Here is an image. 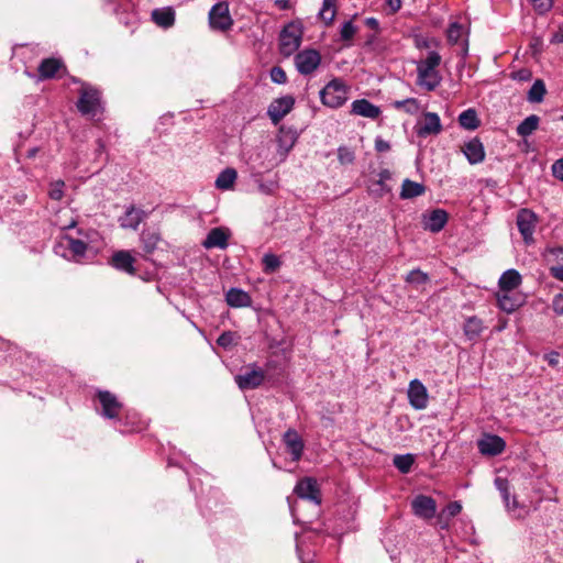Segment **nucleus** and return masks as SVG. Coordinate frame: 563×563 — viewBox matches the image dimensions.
<instances>
[{
	"mask_svg": "<svg viewBox=\"0 0 563 563\" xmlns=\"http://www.w3.org/2000/svg\"><path fill=\"white\" fill-rule=\"evenodd\" d=\"M441 55L437 52H429L427 58L417 63V85L433 91L441 82L442 77L437 69L441 64Z\"/></svg>",
	"mask_w": 563,
	"mask_h": 563,
	"instance_id": "f257e3e1",
	"label": "nucleus"
},
{
	"mask_svg": "<svg viewBox=\"0 0 563 563\" xmlns=\"http://www.w3.org/2000/svg\"><path fill=\"white\" fill-rule=\"evenodd\" d=\"M303 25L300 20L286 24L279 33V52L283 56L289 57L301 45Z\"/></svg>",
	"mask_w": 563,
	"mask_h": 563,
	"instance_id": "f03ea898",
	"label": "nucleus"
},
{
	"mask_svg": "<svg viewBox=\"0 0 563 563\" xmlns=\"http://www.w3.org/2000/svg\"><path fill=\"white\" fill-rule=\"evenodd\" d=\"M349 87L340 78L330 80L320 91V100L323 106L336 109L342 107L349 99Z\"/></svg>",
	"mask_w": 563,
	"mask_h": 563,
	"instance_id": "7ed1b4c3",
	"label": "nucleus"
},
{
	"mask_svg": "<svg viewBox=\"0 0 563 563\" xmlns=\"http://www.w3.org/2000/svg\"><path fill=\"white\" fill-rule=\"evenodd\" d=\"M76 107L82 115L96 117L102 110L101 92L95 87L82 85Z\"/></svg>",
	"mask_w": 563,
	"mask_h": 563,
	"instance_id": "20e7f679",
	"label": "nucleus"
},
{
	"mask_svg": "<svg viewBox=\"0 0 563 563\" xmlns=\"http://www.w3.org/2000/svg\"><path fill=\"white\" fill-rule=\"evenodd\" d=\"M516 223L527 245L534 243V230L538 224V216L530 209L522 208L517 213Z\"/></svg>",
	"mask_w": 563,
	"mask_h": 563,
	"instance_id": "39448f33",
	"label": "nucleus"
},
{
	"mask_svg": "<svg viewBox=\"0 0 563 563\" xmlns=\"http://www.w3.org/2000/svg\"><path fill=\"white\" fill-rule=\"evenodd\" d=\"M209 24L212 30L225 32L233 25L227 2L216 3L209 11Z\"/></svg>",
	"mask_w": 563,
	"mask_h": 563,
	"instance_id": "423d86ee",
	"label": "nucleus"
},
{
	"mask_svg": "<svg viewBox=\"0 0 563 563\" xmlns=\"http://www.w3.org/2000/svg\"><path fill=\"white\" fill-rule=\"evenodd\" d=\"M442 130L440 117L435 112H424L422 119L415 125L416 134L423 139L430 135H438Z\"/></svg>",
	"mask_w": 563,
	"mask_h": 563,
	"instance_id": "0eeeda50",
	"label": "nucleus"
},
{
	"mask_svg": "<svg viewBox=\"0 0 563 563\" xmlns=\"http://www.w3.org/2000/svg\"><path fill=\"white\" fill-rule=\"evenodd\" d=\"M321 63V55L317 49H303L295 56L297 70L301 75L312 74Z\"/></svg>",
	"mask_w": 563,
	"mask_h": 563,
	"instance_id": "6e6552de",
	"label": "nucleus"
},
{
	"mask_svg": "<svg viewBox=\"0 0 563 563\" xmlns=\"http://www.w3.org/2000/svg\"><path fill=\"white\" fill-rule=\"evenodd\" d=\"M294 493L301 499H307L316 505L321 504V492L317 481L312 477L300 479L295 486Z\"/></svg>",
	"mask_w": 563,
	"mask_h": 563,
	"instance_id": "1a4fd4ad",
	"label": "nucleus"
},
{
	"mask_svg": "<svg viewBox=\"0 0 563 563\" xmlns=\"http://www.w3.org/2000/svg\"><path fill=\"white\" fill-rule=\"evenodd\" d=\"M295 98L292 96H284L274 99L267 110V114L274 124H278L294 108Z\"/></svg>",
	"mask_w": 563,
	"mask_h": 563,
	"instance_id": "9d476101",
	"label": "nucleus"
},
{
	"mask_svg": "<svg viewBox=\"0 0 563 563\" xmlns=\"http://www.w3.org/2000/svg\"><path fill=\"white\" fill-rule=\"evenodd\" d=\"M97 398L102 408V416L108 419H119L123 405L118 400L117 396L108 390H100Z\"/></svg>",
	"mask_w": 563,
	"mask_h": 563,
	"instance_id": "9b49d317",
	"label": "nucleus"
},
{
	"mask_svg": "<svg viewBox=\"0 0 563 563\" xmlns=\"http://www.w3.org/2000/svg\"><path fill=\"white\" fill-rule=\"evenodd\" d=\"M408 400L412 408L416 410L426 409L428 406V390L419 379H413L409 383Z\"/></svg>",
	"mask_w": 563,
	"mask_h": 563,
	"instance_id": "f8f14e48",
	"label": "nucleus"
},
{
	"mask_svg": "<svg viewBox=\"0 0 563 563\" xmlns=\"http://www.w3.org/2000/svg\"><path fill=\"white\" fill-rule=\"evenodd\" d=\"M413 514L422 519H431L437 512L435 500L426 495H418L411 501Z\"/></svg>",
	"mask_w": 563,
	"mask_h": 563,
	"instance_id": "ddd939ff",
	"label": "nucleus"
},
{
	"mask_svg": "<svg viewBox=\"0 0 563 563\" xmlns=\"http://www.w3.org/2000/svg\"><path fill=\"white\" fill-rule=\"evenodd\" d=\"M265 373L261 368H246V371L235 376V382L241 389H254L262 385Z\"/></svg>",
	"mask_w": 563,
	"mask_h": 563,
	"instance_id": "4468645a",
	"label": "nucleus"
},
{
	"mask_svg": "<svg viewBox=\"0 0 563 563\" xmlns=\"http://www.w3.org/2000/svg\"><path fill=\"white\" fill-rule=\"evenodd\" d=\"M230 238V230L223 227H217L209 231L207 238L202 242V246L207 250L228 247V240Z\"/></svg>",
	"mask_w": 563,
	"mask_h": 563,
	"instance_id": "2eb2a0df",
	"label": "nucleus"
},
{
	"mask_svg": "<svg viewBox=\"0 0 563 563\" xmlns=\"http://www.w3.org/2000/svg\"><path fill=\"white\" fill-rule=\"evenodd\" d=\"M135 257L130 251H117L110 258V265L118 271L124 272L129 275H135L136 268L134 267Z\"/></svg>",
	"mask_w": 563,
	"mask_h": 563,
	"instance_id": "dca6fc26",
	"label": "nucleus"
},
{
	"mask_svg": "<svg viewBox=\"0 0 563 563\" xmlns=\"http://www.w3.org/2000/svg\"><path fill=\"white\" fill-rule=\"evenodd\" d=\"M391 179V172L383 169L378 174V179L369 180L367 190L374 198H382L391 191V187L387 184Z\"/></svg>",
	"mask_w": 563,
	"mask_h": 563,
	"instance_id": "f3484780",
	"label": "nucleus"
},
{
	"mask_svg": "<svg viewBox=\"0 0 563 563\" xmlns=\"http://www.w3.org/2000/svg\"><path fill=\"white\" fill-rule=\"evenodd\" d=\"M478 450L483 455H499L506 448L505 441L495 434H487L477 443Z\"/></svg>",
	"mask_w": 563,
	"mask_h": 563,
	"instance_id": "a211bd4d",
	"label": "nucleus"
},
{
	"mask_svg": "<svg viewBox=\"0 0 563 563\" xmlns=\"http://www.w3.org/2000/svg\"><path fill=\"white\" fill-rule=\"evenodd\" d=\"M283 440L288 452L291 454L292 461H299L305 445L298 432L294 429H288L285 432Z\"/></svg>",
	"mask_w": 563,
	"mask_h": 563,
	"instance_id": "6ab92c4d",
	"label": "nucleus"
},
{
	"mask_svg": "<svg viewBox=\"0 0 563 563\" xmlns=\"http://www.w3.org/2000/svg\"><path fill=\"white\" fill-rule=\"evenodd\" d=\"M379 107L373 104L366 99H358L352 102L351 113L368 119H377L380 115Z\"/></svg>",
	"mask_w": 563,
	"mask_h": 563,
	"instance_id": "aec40b11",
	"label": "nucleus"
},
{
	"mask_svg": "<svg viewBox=\"0 0 563 563\" xmlns=\"http://www.w3.org/2000/svg\"><path fill=\"white\" fill-rule=\"evenodd\" d=\"M145 217L146 213L143 210L135 209L134 206H130L124 216L119 218V223L123 229L136 230Z\"/></svg>",
	"mask_w": 563,
	"mask_h": 563,
	"instance_id": "412c9836",
	"label": "nucleus"
},
{
	"mask_svg": "<svg viewBox=\"0 0 563 563\" xmlns=\"http://www.w3.org/2000/svg\"><path fill=\"white\" fill-rule=\"evenodd\" d=\"M297 141V134L291 129L282 126L277 134L278 151L283 158L287 156Z\"/></svg>",
	"mask_w": 563,
	"mask_h": 563,
	"instance_id": "4be33fe9",
	"label": "nucleus"
},
{
	"mask_svg": "<svg viewBox=\"0 0 563 563\" xmlns=\"http://www.w3.org/2000/svg\"><path fill=\"white\" fill-rule=\"evenodd\" d=\"M63 67L64 64L60 59L54 57L45 58L37 67L38 77L42 80L54 78Z\"/></svg>",
	"mask_w": 563,
	"mask_h": 563,
	"instance_id": "5701e85b",
	"label": "nucleus"
},
{
	"mask_svg": "<svg viewBox=\"0 0 563 563\" xmlns=\"http://www.w3.org/2000/svg\"><path fill=\"white\" fill-rule=\"evenodd\" d=\"M463 153L471 164L482 163L485 158L484 146L476 137L465 143L463 146Z\"/></svg>",
	"mask_w": 563,
	"mask_h": 563,
	"instance_id": "b1692460",
	"label": "nucleus"
},
{
	"mask_svg": "<svg viewBox=\"0 0 563 563\" xmlns=\"http://www.w3.org/2000/svg\"><path fill=\"white\" fill-rule=\"evenodd\" d=\"M227 303L232 308H244L252 305V298L249 292L240 288H231L225 294Z\"/></svg>",
	"mask_w": 563,
	"mask_h": 563,
	"instance_id": "393cba45",
	"label": "nucleus"
},
{
	"mask_svg": "<svg viewBox=\"0 0 563 563\" xmlns=\"http://www.w3.org/2000/svg\"><path fill=\"white\" fill-rule=\"evenodd\" d=\"M140 240L145 255H148L154 253L162 238L158 230L147 228L142 231Z\"/></svg>",
	"mask_w": 563,
	"mask_h": 563,
	"instance_id": "a878e982",
	"label": "nucleus"
},
{
	"mask_svg": "<svg viewBox=\"0 0 563 563\" xmlns=\"http://www.w3.org/2000/svg\"><path fill=\"white\" fill-rule=\"evenodd\" d=\"M448 222V213L442 209H435L431 211V213L426 217L424 220V229L430 232L438 233L440 232Z\"/></svg>",
	"mask_w": 563,
	"mask_h": 563,
	"instance_id": "bb28decb",
	"label": "nucleus"
},
{
	"mask_svg": "<svg viewBox=\"0 0 563 563\" xmlns=\"http://www.w3.org/2000/svg\"><path fill=\"white\" fill-rule=\"evenodd\" d=\"M521 275L516 269H508L500 276L498 286L500 291H511L520 286Z\"/></svg>",
	"mask_w": 563,
	"mask_h": 563,
	"instance_id": "cd10ccee",
	"label": "nucleus"
},
{
	"mask_svg": "<svg viewBox=\"0 0 563 563\" xmlns=\"http://www.w3.org/2000/svg\"><path fill=\"white\" fill-rule=\"evenodd\" d=\"M152 20L161 27H172L175 24V11L170 7L155 9L152 11Z\"/></svg>",
	"mask_w": 563,
	"mask_h": 563,
	"instance_id": "c85d7f7f",
	"label": "nucleus"
},
{
	"mask_svg": "<svg viewBox=\"0 0 563 563\" xmlns=\"http://www.w3.org/2000/svg\"><path fill=\"white\" fill-rule=\"evenodd\" d=\"M495 486L500 492L504 503L508 510L515 511L517 508H519V504L515 496L510 501V487L507 478L496 477Z\"/></svg>",
	"mask_w": 563,
	"mask_h": 563,
	"instance_id": "c756f323",
	"label": "nucleus"
},
{
	"mask_svg": "<svg viewBox=\"0 0 563 563\" xmlns=\"http://www.w3.org/2000/svg\"><path fill=\"white\" fill-rule=\"evenodd\" d=\"M509 292L510 291H499L496 295L498 307L507 313L514 312L517 308L521 306L520 298L510 295Z\"/></svg>",
	"mask_w": 563,
	"mask_h": 563,
	"instance_id": "7c9ffc66",
	"label": "nucleus"
},
{
	"mask_svg": "<svg viewBox=\"0 0 563 563\" xmlns=\"http://www.w3.org/2000/svg\"><path fill=\"white\" fill-rule=\"evenodd\" d=\"M336 0H323L318 16L325 26H330L336 16Z\"/></svg>",
	"mask_w": 563,
	"mask_h": 563,
	"instance_id": "2f4dec72",
	"label": "nucleus"
},
{
	"mask_svg": "<svg viewBox=\"0 0 563 563\" xmlns=\"http://www.w3.org/2000/svg\"><path fill=\"white\" fill-rule=\"evenodd\" d=\"M426 188L422 184L412 181L410 179H405L401 186L400 198L401 199H411L424 194Z\"/></svg>",
	"mask_w": 563,
	"mask_h": 563,
	"instance_id": "473e14b6",
	"label": "nucleus"
},
{
	"mask_svg": "<svg viewBox=\"0 0 563 563\" xmlns=\"http://www.w3.org/2000/svg\"><path fill=\"white\" fill-rule=\"evenodd\" d=\"M483 329V321L475 316L467 318L463 325L464 334L468 340L477 339L481 335Z\"/></svg>",
	"mask_w": 563,
	"mask_h": 563,
	"instance_id": "72a5a7b5",
	"label": "nucleus"
},
{
	"mask_svg": "<svg viewBox=\"0 0 563 563\" xmlns=\"http://www.w3.org/2000/svg\"><path fill=\"white\" fill-rule=\"evenodd\" d=\"M236 177L238 174L234 168H225L219 174L216 180V187L222 190L231 189L235 183Z\"/></svg>",
	"mask_w": 563,
	"mask_h": 563,
	"instance_id": "f704fd0d",
	"label": "nucleus"
},
{
	"mask_svg": "<svg viewBox=\"0 0 563 563\" xmlns=\"http://www.w3.org/2000/svg\"><path fill=\"white\" fill-rule=\"evenodd\" d=\"M540 118L536 114L527 117L518 126L517 134L522 137L531 135L539 126Z\"/></svg>",
	"mask_w": 563,
	"mask_h": 563,
	"instance_id": "c9c22d12",
	"label": "nucleus"
},
{
	"mask_svg": "<svg viewBox=\"0 0 563 563\" xmlns=\"http://www.w3.org/2000/svg\"><path fill=\"white\" fill-rule=\"evenodd\" d=\"M459 123L466 130H475L479 126V120L474 109H467L459 115Z\"/></svg>",
	"mask_w": 563,
	"mask_h": 563,
	"instance_id": "e433bc0d",
	"label": "nucleus"
},
{
	"mask_svg": "<svg viewBox=\"0 0 563 563\" xmlns=\"http://www.w3.org/2000/svg\"><path fill=\"white\" fill-rule=\"evenodd\" d=\"M393 108L396 110H404L408 114H416L420 109L419 101L416 98H407L405 100H396L393 102Z\"/></svg>",
	"mask_w": 563,
	"mask_h": 563,
	"instance_id": "4c0bfd02",
	"label": "nucleus"
},
{
	"mask_svg": "<svg viewBox=\"0 0 563 563\" xmlns=\"http://www.w3.org/2000/svg\"><path fill=\"white\" fill-rule=\"evenodd\" d=\"M67 242H68L67 249L71 253L73 257L76 261H80L87 252V249H88L87 243H85L81 240H77V239H73V238H67Z\"/></svg>",
	"mask_w": 563,
	"mask_h": 563,
	"instance_id": "58836bf2",
	"label": "nucleus"
},
{
	"mask_svg": "<svg viewBox=\"0 0 563 563\" xmlns=\"http://www.w3.org/2000/svg\"><path fill=\"white\" fill-rule=\"evenodd\" d=\"M547 92L545 85L541 79L533 82L530 90L528 91V100L530 102H541Z\"/></svg>",
	"mask_w": 563,
	"mask_h": 563,
	"instance_id": "ea45409f",
	"label": "nucleus"
},
{
	"mask_svg": "<svg viewBox=\"0 0 563 563\" xmlns=\"http://www.w3.org/2000/svg\"><path fill=\"white\" fill-rule=\"evenodd\" d=\"M415 457L412 454L396 455L394 457L395 467L402 474L410 472Z\"/></svg>",
	"mask_w": 563,
	"mask_h": 563,
	"instance_id": "a19ab883",
	"label": "nucleus"
},
{
	"mask_svg": "<svg viewBox=\"0 0 563 563\" xmlns=\"http://www.w3.org/2000/svg\"><path fill=\"white\" fill-rule=\"evenodd\" d=\"M357 33V27L352 23V21H346L342 24L340 29V38L343 42L347 43V46L351 45V41Z\"/></svg>",
	"mask_w": 563,
	"mask_h": 563,
	"instance_id": "79ce46f5",
	"label": "nucleus"
},
{
	"mask_svg": "<svg viewBox=\"0 0 563 563\" xmlns=\"http://www.w3.org/2000/svg\"><path fill=\"white\" fill-rule=\"evenodd\" d=\"M263 265H264V272L266 274H271V273H274L275 271H277L280 266V261L278 258V256L274 255V254H265L263 256Z\"/></svg>",
	"mask_w": 563,
	"mask_h": 563,
	"instance_id": "37998d69",
	"label": "nucleus"
},
{
	"mask_svg": "<svg viewBox=\"0 0 563 563\" xmlns=\"http://www.w3.org/2000/svg\"><path fill=\"white\" fill-rule=\"evenodd\" d=\"M338 159L342 165L352 164L355 159L354 152L346 146L338 148Z\"/></svg>",
	"mask_w": 563,
	"mask_h": 563,
	"instance_id": "c03bdc74",
	"label": "nucleus"
},
{
	"mask_svg": "<svg viewBox=\"0 0 563 563\" xmlns=\"http://www.w3.org/2000/svg\"><path fill=\"white\" fill-rule=\"evenodd\" d=\"M429 279L428 275L423 272H421L420 269H413L411 271L407 277H406V280L409 283V284H415V285H421V284H424L427 283Z\"/></svg>",
	"mask_w": 563,
	"mask_h": 563,
	"instance_id": "a18cd8bd",
	"label": "nucleus"
},
{
	"mask_svg": "<svg viewBox=\"0 0 563 563\" xmlns=\"http://www.w3.org/2000/svg\"><path fill=\"white\" fill-rule=\"evenodd\" d=\"M64 181L63 180H57L55 183H52L51 184V188H49V191H48V196L51 199H54V200H60L64 196Z\"/></svg>",
	"mask_w": 563,
	"mask_h": 563,
	"instance_id": "49530a36",
	"label": "nucleus"
},
{
	"mask_svg": "<svg viewBox=\"0 0 563 563\" xmlns=\"http://www.w3.org/2000/svg\"><path fill=\"white\" fill-rule=\"evenodd\" d=\"M531 3L539 14H544L552 9L554 0H531Z\"/></svg>",
	"mask_w": 563,
	"mask_h": 563,
	"instance_id": "de8ad7c7",
	"label": "nucleus"
},
{
	"mask_svg": "<svg viewBox=\"0 0 563 563\" xmlns=\"http://www.w3.org/2000/svg\"><path fill=\"white\" fill-rule=\"evenodd\" d=\"M271 79L275 84H285L287 81V75L282 67L275 66L271 69Z\"/></svg>",
	"mask_w": 563,
	"mask_h": 563,
	"instance_id": "09e8293b",
	"label": "nucleus"
},
{
	"mask_svg": "<svg viewBox=\"0 0 563 563\" xmlns=\"http://www.w3.org/2000/svg\"><path fill=\"white\" fill-rule=\"evenodd\" d=\"M462 510V505L459 501H451L448 504L445 509L443 510L442 516H446L448 518H453L457 516Z\"/></svg>",
	"mask_w": 563,
	"mask_h": 563,
	"instance_id": "8fccbe9b",
	"label": "nucleus"
},
{
	"mask_svg": "<svg viewBox=\"0 0 563 563\" xmlns=\"http://www.w3.org/2000/svg\"><path fill=\"white\" fill-rule=\"evenodd\" d=\"M257 187L262 194L273 195L276 191L278 186H277V183L273 181V180L267 181V183L260 180V181H257Z\"/></svg>",
	"mask_w": 563,
	"mask_h": 563,
	"instance_id": "3c124183",
	"label": "nucleus"
},
{
	"mask_svg": "<svg viewBox=\"0 0 563 563\" xmlns=\"http://www.w3.org/2000/svg\"><path fill=\"white\" fill-rule=\"evenodd\" d=\"M234 338H235V335H234V333H233V332H231V331H227V332H223V333L218 338L217 343H218L220 346H222V347L227 349V347H229V346H231V345L233 344V342H234Z\"/></svg>",
	"mask_w": 563,
	"mask_h": 563,
	"instance_id": "603ef678",
	"label": "nucleus"
},
{
	"mask_svg": "<svg viewBox=\"0 0 563 563\" xmlns=\"http://www.w3.org/2000/svg\"><path fill=\"white\" fill-rule=\"evenodd\" d=\"M552 308L556 314L563 316V292L554 296Z\"/></svg>",
	"mask_w": 563,
	"mask_h": 563,
	"instance_id": "864d4df0",
	"label": "nucleus"
},
{
	"mask_svg": "<svg viewBox=\"0 0 563 563\" xmlns=\"http://www.w3.org/2000/svg\"><path fill=\"white\" fill-rule=\"evenodd\" d=\"M552 173L555 178L563 180V157L552 165Z\"/></svg>",
	"mask_w": 563,
	"mask_h": 563,
	"instance_id": "5fc2aeb1",
	"label": "nucleus"
},
{
	"mask_svg": "<svg viewBox=\"0 0 563 563\" xmlns=\"http://www.w3.org/2000/svg\"><path fill=\"white\" fill-rule=\"evenodd\" d=\"M461 35V26L456 23L452 24L448 31V38L452 42H457Z\"/></svg>",
	"mask_w": 563,
	"mask_h": 563,
	"instance_id": "6e6d98bb",
	"label": "nucleus"
},
{
	"mask_svg": "<svg viewBox=\"0 0 563 563\" xmlns=\"http://www.w3.org/2000/svg\"><path fill=\"white\" fill-rule=\"evenodd\" d=\"M375 150L380 153L387 152L390 150V144L387 141L383 140L382 137H376Z\"/></svg>",
	"mask_w": 563,
	"mask_h": 563,
	"instance_id": "4d7b16f0",
	"label": "nucleus"
},
{
	"mask_svg": "<svg viewBox=\"0 0 563 563\" xmlns=\"http://www.w3.org/2000/svg\"><path fill=\"white\" fill-rule=\"evenodd\" d=\"M512 78L520 81L529 80L531 78V71L528 69H520L512 74Z\"/></svg>",
	"mask_w": 563,
	"mask_h": 563,
	"instance_id": "13d9d810",
	"label": "nucleus"
},
{
	"mask_svg": "<svg viewBox=\"0 0 563 563\" xmlns=\"http://www.w3.org/2000/svg\"><path fill=\"white\" fill-rule=\"evenodd\" d=\"M550 274L558 280L563 282V266H552Z\"/></svg>",
	"mask_w": 563,
	"mask_h": 563,
	"instance_id": "bf43d9fd",
	"label": "nucleus"
},
{
	"mask_svg": "<svg viewBox=\"0 0 563 563\" xmlns=\"http://www.w3.org/2000/svg\"><path fill=\"white\" fill-rule=\"evenodd\" d=\"M559 353L558 352H551L544 356V358L548 361L549 365L556 366L559 364Z\"/></svg>",
	"mask_w": 563,
	"mask_h": 563,
	"instance_id": "052dcab7",
	"label": "nucleus"
},
{
	"mask_svg": "<svg viewBox=\"0 0 563 563\" xmlns=\"http://www.w3.org/2000/svg\"><path fill=\"white\" fill-rule=\"evenodd\" d=\"M365 24H366V26H368L372 30H375V31L379 30V22L376 18H373V16L366 18Z\"/></svg>",
	"mask_w": 563,
	"mask_h": 563,
	"instance_id": "680f3d73",
	"label": "nucleus"
},
{
	"mask_svg": "<svg viewBox=\"0 0 563 563\" xmlns=\"http://www.w3.org/2000/svg\"><path fill=\"white\" fill-rule=\"evenodd\" d=\"M547 253L555 258H559L563 254V246H553L547 249Z\"/></svg>",
	"mask_w": 563,
	"mask_h": 563,
	"instance_id": "e2e57ef3",
	"label": "nucleus"
},
{
	"mask_svg": "<svg viewBox=\"0 0 563 563\" xmlns=\"http://www.w3.org/2000/svg\"><path fill=\"white\" fill-rule=\"evenodd\" d=\"M274 3L280 10H289L291 8L290 0H275Z\"/></svg>",
	"mask_w": 563,
	"mask_h": 563,
	"instance_id": "0e129e2a",
	"label": "nucleus"
},
{
	"mask_svg": "<svg viewBox=\"0 0 563 563\" xmlns=\"http://www.w3.org/2000/svg\"><path fill=\"white\" fill-rule=\"evenodd\" d=\"M388 5L396 12L401 8V0H388Z\"/></svg>",
	"mask_w": 563,
	"mask_h": 563,
	"instance_id": "69168bd1",
	"label": "nucleus"
},
{
	"mask_svg": "<svg viewBox=\"0 0 563 563\" xmlns=\"http://www.w3.org/2000/svg\"><path fill=\"white\" fill-rule=\"evenodd\" d=\"M430 46L429 41L422 40L417 42L418 48H428Z\"/></svg>",
	"mask_w": 563,
	"mask_h": 563,
	"instance_id": "338daca9",
	"label": "nucleus"
},
{
	"mask_svg": "<svg viewBox=\"0 0 563 563\" xmlns=\"http://www.w3.org/2000/svg\"><path fill=\"white\" fill-rule=\"evenodd\" d=\"M37 151L38 150L36 147L29 150L27 151V156L29 157H34L36 155Z\"/></svg>",
	"mask_w": 563,
	"mask_h": 563,
	"instance_id": "774afa93",
	"label": "nucleus"
}]
</instances>
